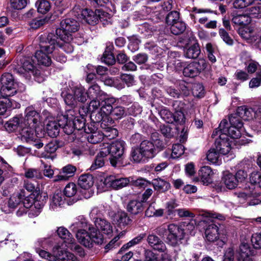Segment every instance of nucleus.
Here are the masks:
<instances>
[{"label":"nucleus","mask_w":261,"mask_h":261,"mask_svg":"<svg viewBox=\"0 0 261 261\" xmlns=\"http://www.w3.org/2000/svg\"><path fill=\"white\" fill-rule=\"evenodd\" d=\"M56 38V37L53 33L43 34L39 36L40 50L36 52L34 56L39 64L45 66H48L51 64V60L48 54L53 53V49H55Z\"/></svg>","instance_id":"obj_1"},{"label":"nucleus","mask_w":261,"mask_h":261,"mask_svg":"<svg viewBox=\"0 0 261 261\" xmlns=\"http://www.w3.org/2000/svg\"><path fill=\"white\" fill-rule=\"evenodd\" d=\"M242 119L239 114H232L229 116V124L227 120L223 119L220 122L219 128L224 133L228 134L233 139H238L241 136V130L243 126Z\"/></svg>","instance_id":"obj_2"},{"label":"nucleus","mask_w":261,"mask_h":261,"mask_svg":"<svg viewBox=\"0 0 261 261\" xmlns=\"http://www.w3.org/2000/svg\"><path fill=\"white\" fill-rule=\"evenodd\" d=\"M76 238L81 245L88 248H92L95 244H101L103 241L102 234L93 226H89L86 231L77 232Z\"/></svg>","instance_id":"obj_3"},{"label":"nucleus","mask_w":261,"mask_h":261,"mask_svg":"<svg viewBox=\"0 0 261 261\" xmlns=\"http://www.w3.org/2000/svg\"><path fill=\"white\" fill-rule=\"evenodd\" d=\"M60 25L61 28L56 30V35L61 40L71 41L72 40L71 33L78 30L79 22L73 18H68L62 20Z\"/></svg>","instance_id":"obj_4"},{"label":"nucleus","mask_w":261,"mask_h":261,"mask_svg":"<svg viewBox=\"0 0 261 261\" xmlns=\"http://www.w3.org/2000/svg\"><path fill=\"white\" fill-rule=\"evenodd\" d=\"M0 94L3 97H9L17 93V83L13 75L9 73L3 74L1 78Z\"/></svg>","instance_id":"obj_5"},{"label":"nucleus","mask_w":261,"mask_h":261,"mask_svg":"<svg viewBox=\"0 0 261 261\" xmlns=\"http://www.w3.org/2000/svg\"><path fill=\"white\" fill-rule=\"evenodd\" d=\"M125 143L123 141H115L109 145L111 157L110 163L114 167L122 164L124 156Z\"/></svg>","instance_id":"obj_6"},{"label":"nucleus","mask_w":261,"mask_h":261,"mask_svg":"<svg viewBox=\"0 0 261 261\" xmlns=\"http://www.w3.org/2000/svg\"><path fill=\"white\" fill-rule=\"evenodd\" d=\"M167 229L168 232L166 238L167 243L172 246H178L184 238V230L179 226L174 224H169Z\"/></svg>","instance_id":"obj_7"},{"label":"nucleus","mask_w":261,"mask_h":261,"mask_svg":"<svg viewBox=\"0 0 261 261\" xmlns=\"http://www.w3.org/2000/svg\"><path fill=\"white\" fill-rule=\"evenodd\" d=\"M21 127L29 126L36 128L40 121V116L35 109L31 107H27L24 111V117L20 116Z\"/></svg>","instance_id":"obj_8"},{"label":"nucleus","mask_w":261,"mask_h":261,"mask_svg":"<svg viewBox=\"0 0 261 261\" xmlns=\"http://www.w3.org/2000/svg\"><path fill=\"white\" fill-rule=\"evenodd\" d=\"M73 13L78 19L84 20L86 22L94 25L98 22V15H97V10L93 12L88 9H81L74 8Z\"/></svg>","instance_id":"obj_9"},{"label":"nucleus","mask_w":261,"mask_h":261,"mask_svg":"<svg viewBox=\"0 0 261 261\" xmlns=\"http://www.w3.org/2000/svg\"><path fill=\"white\" fill-rule=\"evenodd\" d=\"M116 101L113 97L107 98L101 101V107L97 114L95 115V121L97 122L103 121L105 118L111 114L114 107L112 106Z\"/></svg>","instance_id":"obj_10"},{"label":"nucleus","mask_w":261,"mask_h":261,"mask_svg":"<svg viewBox=\"0 0 261 261\" xmlns=\"http://www.w3.org/2000/svg\"><path fill=\"white\" fill-rule=\"evenodd\" d=\"M21 65L18 66L15 68V71L24 76L28 77L27 73L29 75L32 73L34 75L37 74L35 71V66L34 60L30 57H25L20 60Z\"/></svg>","instance_id":"obj_11"},{"label":"nucleus","mask_w":261,"mask_h":261,"mask_svg":"<svg viewBox=\"0 0 261 261\" xmlns=\"http://www.w3.org/2000/svg\"><path fill=\"white\" fill-rule=\"evenodd\" d=\"M206 67V63L204 60L198 62H193L184 67L183 74L185 76L194 77Z\"/></svg>","instance_id":"obj_12"},{"label":"nucleus","mask_w":261,"mask_h":261,"mask_svg":"<svg viewBox=\"0 0 261 261\" xmlns=\"http://www.w3.org/2000/svg\"><path fill=\"white\" fill-rule=\"evenodd\" d=\"M228 137L230 136L228 134L223 132V134H220L219 138L215 140L216 148L221 154H226L231 149Z\"/></svg>","instance_id":"obj_13"},{"label":"nucleus","mask_w":261,"mask_h":261,"mask_svg":"<svg viewBox=\"0 0 261 261\" xmlns=\"http://www.w3.org/2000/svg\"><path fill=\"white\" fill-rule=\"evenodd\" d=\"M129 182V178H117L115 176L110 175L105 178L103 184L108 187L119 189L126 186Z\"/></svg>","instance_id":"obj_14"},{"label":"nucleus","mask_w":261,"mask_h":261,"mask_svg":"<svg viewBox=\"0 0 261 261\" xmlns=\"http://www.w3.org/2000/svg\"><path fill=\"white\" fill-rule=\"evenodd\" d=\"M78 184L82 189L88 190V195L85 196L86 198L92 195L93 192L90 189L94 184V177L91 174L87 173L80 175Z\"/></svg>","instance_id":"obj_15"},{"label":"nucleus","mask_w":261,"mask_h":261,"mask_svg":"<svg viewBox=\"0 0 261 261\" xmlns=\"http://www.w3.org/2000/svg\"><path fill=\"white\" fill-rule=\"evenodd\" d=\"M211 13H212V11L210 9L194 8L190 17L195 22L198 21L200 24H204L208 19V17L206 15Z\"/></svg>","instance_id":"obj_16"},{"label":"nucleus","mask_w":261,"mask_h":261,"mask_svg":"<svg viewBox=\"0 0 261 261\" xmlns=\"http://www.w3.org/2000/svg\"><path fill=\"white\" fill-rule=\"evenodd\" d=\"M147 242L153 249L159 252H164L167 250L165 244L155 234H149L147 237Z\"/></svg>","instance_id":"obj_17"},{"label":"nucleus","mask_w":261,"mask_h":261,"mask_svg":"<svg viewBox=\"0 0 261 261\" xmlns=\"http://www.w3.org/2000/svg\"><path fill=\"white\" fill-rule=\"evenodd\" d=\"M238 253V261H253L250 256L254 253V251L248 244L242 243L240 246Z\"/></svg>","instance_id":"obj_18"},{"label":"nucleus","mask_w":261,"mask_h":261,"mask_svg":"<svg viewBox=\"0 0 261 261\" xmlns=\"http://www.w3.org/2000/svg\"><path fill=\"white\" fill-rule=\"evenodd\" d=\"M53 251L56 254L58 261H77L76 257L72 253L62 250L59 246L53 248Z\"/></svg>","instance_id":"obj_19"},{"label":"nucleus","mask_w":261,"mask_h":261,"mask_svg":"<svg viewBox=\"0 0 261 261\" xmlns=\"http://www.w3.org/2000/svg\"><path fill=\"white\" fill-rule=\"evenodd\" d=\"M76 169L75 167L71 165L65 166L62 168V172L55 176L54 181H59L68 180L70 177L74 175Z\"/></svg>","instance_id":"obj_20"},{"label":"nucleus","mask_w":261,"mask_h":261,"mask_svg":"<svg viewBox=\"0 0 261 261\" xmlns=\"http://www.w3.org/2000/svg\"><path fill=\"white\" fill-rule=\"evenodd\" d=\"M139 147L146 159L152 158L155 155V149L152 142L148 140L143 141Z\"/></svg>","instance_id":"obj_21"},{"label":"nucleus","mask_w":261,"mask_h":261,"mask_svg":"<svg viewBox=\"0 0 261 261\" xmlns=\"http://www.w3.org/2000/svg\"><path fill=\"white\" fill-rule=\"evenodd\" d=\"M211 223L209 224L205 230V235L206 239L210 242H214L219 238L218 226L214 223L213 220L211 221Z\"/></svg>","instance_id":"obj_22"},{"label":"nucleus","mask_w":261,"mask_h":261,"mask_svg":"<svg viewBox=\"0 0 261 261\" xmlns=\"http://www.w3.org/2000/svg\"><path fill=\"white\" fill-rule=\"evenodd\" d=\"M213 172L208 166H203L198 171V176L203 184L208 185L212 182Z\"/></svg>","instance_id":"obj_23"},{"label":"nucleus","mask_w":261,"mask_h":261,"mask_svg":"<svg viewBox=\"0 0 261 261\" xmlns=\"http://www.w3.org/2000/svg\"><path fill=\"white\" fill-rule=\"evenodd\" d=\"M62 117L58 120V122L55 121H49L46 125V131L48 135L54 138L57 137L59 133V127H61V125H63L64 123H61Z\"/></svg>","instance_id":"obj_24"},{"label":"nucleus","mask_w":261,"mask_h":261,"mask_svg":"<svg viewBox=\"0 0 261 261\" xmlns=\"http://www.w3.org/2000/svg\"><path fill=\"white\" fill-rule=\"evenodd\" d=\"M146 236V234L145 233H142L139 234L137 237L129 241L128 243L123 245L120 249L118 253L121 254L124 253L125 251L128 249L138 244H139L144 240Z\"/></svg>","instance_id":"obj_25"},{"label":"nucleus","mask_w":261,"mask_h":261,"mask_svg":"<svg viewBox=\"0 0 261 261\" xmlns=\"http://www.w3.org/2000/svg\"><path fill=\"white\" fill-rule=\"evenodd\" d=\"M151 185L153 186L155 191L159 192L167 191L170 188V183L161 178L153 179L151 181Z\"/></svg>","instance_id":"obj_26"},{"label":"nucleus","mask_w":261,"mask_h":261,"mask_svg":"<svg viewBox=\"0 0 261 261\" xmlns=\"http://www.w3.org/2000/svg\"><path fill=\"white\" fill-rule=\"evenodd\" d=\"M255 112L251 108L246 106L239 107L237 112L239 114L241 118L244 120H249L255 118Z\"/></svg>","instance_id":"obj_27"},{"label":"nucleus","mask_w":261,"mask_h":261,"mask_svg":"<svg viewBox=\"0 0 261 261\" xmlns=\"http://www.w3.org/2000/svg\"><path fill=\"white\" fill-rule=\"evenodd\" d=\"M222 181L227 188L230 190L237 187L238 184L235 176L232 173L227 172L224 173Z\"/></svg>","instance_id":"obj_28"},{"label":"nucleus","mask_w":261,"mask_h":261,"mask_svg":"<svg viewBox=\"0 0 261 261\" xmlns=\"http://www.w3.org/2000/svg\"><path fill=\"white\" fill-rule=\"evenodd\" d=\"M62 143L57 140L50 142L45 146V152L42 153V156L45 158H49L50 154L54 153L58 148L62 147Z\"/></svg>","instance_id":"obj_29"},{"label":"nucleus","mask_w":261,"mask_h":261,"mask_svg":"<svg viewBox=\"0 0 261 261\" xmlns=\"http://www.w3.org/2000/svg\"><path fill=\"white\" fill-rule=\"evenodd\" d=\"M200 53V49L199 44L197 43L187 46L185 50V55L186 57L189 59L197 58Z\"/></svg>","instance_id":"obj_30"},{"label":"nucleus","mask_w":261,"mask_h":261,"mask_svg":"<svg viewBox=\"0 0 261 261\" xmlns=\"http://www.w3.org/2000/svg\"><path fill=\"white\" fill-rule=\"evenodd\" d=\"M86 132L87 133V139L89 143L92 144H96L101 142L103 139V134L102 132L99 130H90L88 132L85 128Z\"/></svg>","instance_id":"obj_31"},{"label":"nucleus","mask_w":261,"mask_h":261,"mask_svg":"<svg viewBox=\"0 0 261 261\" xmlns=\"http://www.w3.org/2000/svg\"><path fill=\"white\" fill-rule=\"evenodd\" d=\"M127 210L134 215H137L143 211V202L141 201L132 200L127 205Z\"/></svg>","instance_id":"obj_32"},{"label":"nucleus","mask_w":261,"mask_h":261,"mask_svg":"<svg viewBox=\"0 0 261 261\" xmlns=\"http://www.w3.org/2000/svg\"><path fill=\"white\" fill-rule=\"evenodd\" d=\"M231 21L235 25L243 26L248 24L251 21V18L248 14H237L233 15Z\"/></svg>","instance_id":"obj_33"},{"label":"nucleus","mask_w":261,"mask_h":261,"mask_svg":"<svg viewBox=\"0 0 261 261\" xmlns=\"http://www.w3.org/2000/svg\"><path fill=\"white\" fill-rule=\"evenodd\" d=\"M72 91L77 102L84 103L89 98L87 91L86 92L85 88L82 86L74 87Z\"/></svg>","instance_id":"obj_34"},{"label":"nucleus","mask_w":261,"mask_h":261,"mask_svg":"<svg viewBox=\"0 0 261 261\" xmlns=\"http://www.w3.org/2000/svg\"><path fill=\"white\" fill-rule=\"evenodd\" d=\"M95 225L97 229L101 230L103 233L109 234L112 232V226L105 219H96Z\"/></svg>","instance_id":"obj_35"},{"label":"nucleus","mask_w":261,"mask_h":261,"mask_svg":"<svg viewBox=\"0 0 261 261\" xmlns=\"http://www.w3.org/2000/svg\"><path fill=\"white\" fill-rule=\"evenodd\" d=\"M116 221L118 226L121 228L129 225L132 221L128 217L127 213L124 212H118L116 215Z\"/></svg>","instance_id":"obj_36"},{"label":"nucleus","mask_w":261,"mask_h":261,"mask_svg":"<svg viewBox=\"0 0 261 261\" xmlns=\"http://www.w3.org/2000/svg\"><path fill=\"white\" fill-rule=\"evenodd\" d=\"M21 119L19 116L14 117L5 124V127L8 132H12L18 127L21 128Z\"/></svg>","instance_id":"obj_37"},{"label":"nucleus","mask_w":261,"mask_h":261,"mask_svg":"<svg viewBox=\"0 0 261 261\" xmlns=\"http://www.w3.org/2000/svg\"><path fill=\"white\" fill-rule=\"evenodd\" d=\"M24 197L23 192L22 191L20 193L13 195L8 201V206L11 209L16 208L18 205L21 204V202Z\"/></svg>","instance_id":"obj_38"},{"label":"nucleus","mask_w":261,"mask_h":261,"mask_svg":"<svg viewBox=\"0 0 261 261\" xmlns=\"http://www.w3.org/2000/svg\"><path fill=\"white\" fill-rule=\"evenodd\" d=\"M91 226L88 225L86 220L81 219H77L70 226V229L73 231L77 232L80 231H86L88 227Z\"/></svg>","instance_id":"obj_39"},{"label":"nucleus","mask_w":261,"mask_h":261,"mask_svg":"<svg viewBox=\"0 0 261 261\" xmlns=\"http://www.w3.org/2000/svg\"><path fill=\"white\" fill-rule=\"evenodd\" d=\"M36 128H31L29 126L21 127V135L22 140H25L27 142H29L35 139V137L37 135L34 134V130Z\"/></svg>","instance_id":"obj_40"},{"label":"nucleus","mask_w":261,"mask_h":261,"mask_svg":"<svg viewBox=\"0 0 261 261\" xmlns=\"http://www.w3.org/2000/svg\"><path fill=\"white\" fill-rule=\"evenodd\" d=\"M65 197L61 192L55 193L51 199L50 208L55 210L57 206H61L65 203Z\"/></svg>","instance_id":"obj_41"},{"label":"nucleus","mask_w":261,"mask_h":261,"mask_svg":"<svg viewBox=\"0 0 261 261\" xmlns=\"http://www.w3.org/2000/svg\"><path fill=\"white\" fill-rule=\"evenodd\" d=\"M89 98H98L103 95L104 92L100 89L99 86L94 84L89 87L87 91Z\"/></svg>","instance_id":"obj_42"},{"label":"nucleus","mask_w":261,"mask_h":261,"mask_svg":"<svg viewBox=\"0 0 261 261\" xmlns=\"http://www.w3.org/2000/svg\"><path fill=\"white\" fill-rule=\"evenodd\" d=\"M7 97H3V99H0V115H4L9 107H12L14 109L20 107V105L16 102H15V106H12V101Z\"/></svg>","instance_id":"obj_43"},{"label":"nucleus","mask_w":261,"mask_h":261,"mask_svg":"<svg viewBox=\"0 0 261 261\" xmlns=\"http://www.w3.org/2000/svg\"><path fill=\"white\" fill-rule=\"evenodd\" d=\"M56 37V42L55 43L56 48H58L61 51H64L67 53H70L73 51V47L69 42L70 41H66L65 40H61L63 42H60L57 39H59V37L55 35Z\"/></svg>","instance_id":"obj_44"},{"label":"nucleus","mask_w":261,"mask_h":261,"mask_svg":"<svg viewBox=\"0 0 261 261\" xmlns=\"http://www.w3.org/2000/svg\"><path fill=\"white\" fill-rule=\"evenodd\" d=\"M104 122L105 120H103L101 123V126L103 129L102 133L103 134V137H107L110 139L117 137L118 134L117 129L111 126H106Z\"/></svg>","instance_id":"obj_45"},{"label":"nucleus","mask_w":261,"mask_h":261,"mask_svg":"<svg viewBox=\"0 0 261 261\" xmlns=\"http://www.w3.org/2000/svg\"><path fill=\"white\" fill-rule=\"evenodd\" d=\"M58 235L62 239L65 240V242L68 244H73L74 239L72 238L69 231L64 227H60L57 229Z\"/></svg>","instance_id":"obj_46"},{"label":"nucleus","mask_w":261,"mask_h":261,"mask_svg":"<svg viewBox=\"0 0 261 261\" xmlns=\"http://www.w3.org/2000/svg\"><path fill=\"white\" fill-rule=\"evenodd\" d=\"M35 6L39 13L45 14L49 11L50 9V4L46 0H38Z\"/></svg>","instance_id":"obj_47"},{"label":"nucleus","mask_w":261,"mask_h":261,"mask_svg":"<svg viewBox=\"0 0 261 261\" xmlns=\"http://www.w3.org/2000/svg\"><path fill=\"white\" fill-rule=\"evenodd\" d=\"M186 24L184 22L178 21L171 25V33L175 35H178L182 33L186 30Z\"/></svg>","instance_id":"obj_48"},{"label":"nucleus","mask_w":261,"mask_h":261,"mask_svg":"<svg viewBox=\"0 0 261 261\" xmlns=\"http://www.w3.org/2000/svg\"><path fill=\"white\" fill-rule=\"evenodd\" d=\"M130 158L136 162L144 161L146 159L143 155L140 147L133 148L130 152Z\"/></svg>","instance_id":"obj_49"},{"label":"nucleus","mask_w":261,"mask_h":261,"mask_svg":"<svg viewBox=\"0 0 261 261\" xmlns=\"http://www.w3.org/2000/svg\"><path fill=\"white\" fill-rule=\"evenodd\" d=\"M130 184L140 189H145L151 186V181L146 180V179L142 177L138 178L136 179H132L130 181Z\"/></svg>","instance_id":"obj_50"},{"label":"nucleus","mask_w":261,"mask_h":261,"mask_svg":"<svg viewBox=\"0 0 261 261\" xmlns=\"http://www.w3.org/2000/svg\"><path fill=\"white\" fill-rule=\"evenodd\" d=\"M24 176L27 178L31 179H41L43 177L41 172L35 168L26 169L24 172Z\"/></svg>","instance_id":"obj_51"},{"label":"nucleus","mask_w":261,"mask_h":261,"mask_svg":"<svg viewBox=\"0 0 261 261\" xmlns=\"http://www.w3.org/2000/svg\"><path fill=\"white\" fill-rule=\"evenodd\" d=\"M61 123H64L63 125H61V127L63 129L64 132L67 135L71 134L75 129L74 126H71L72 122L69 120L65 115L62 116Z\"/></svg>","instance_id":"obj_52"},{"label":"nucleus","mask_w":261,"mask_h":261,"mask_svg":"<svg viewBox=\"0 0 261 261\" xmlns=\"http://www.w3.org/2000/svg\"><path fill=\"white\" fill-rule=\"evenodd\" d=\"M246 69L248 73L252 74L255 73L256 71L259 70L261 71V66L259 63L252 60H250L246 63Z\"/></svg>","instance_id":"obj_53"},{"label":"nucleus","mask_w":261,"mask_h":261,"mask_svg":"<svg viewBox=\"0 0 261 261\" xmlns=\"http://www.w3.org/2000/svg\"><path fill=\"white\" fill-rule=\"evenodd\" d=\"M248 16L251 18H261V5L250 7L247 9Z\"/></svg>","instance_id":"obj_54"},{"label":"nucleus","mask_w":261,"mask_h":261,"mask_svg":"<svg viewBox=\"0 0 261 261\" xmlns=\"http://www.w3.org/2000/svg\"><path fill=\"white\" fill-rule=\"evenodd\" d=\"M179 13L176 11H173L168 13L166 17V23L170 25L179 21Z\"/></svg>","instance_id":"obj_55"},{"label":"nucleus","mask_w":261,"mask_h":261,"mask_svg":"<svg viewBox=\"0 0 261 261\" xmlns=\"http://www.w3.org/2000/svg\"><path fill=\"white\" fill-rule=\"evenodd\" d=\"M159 114L161 118L166 122L172 123L174 122L173 114L168 109L164 108L160 110Z\"/></svg>","instance_id":"obj_56"},{"label":"nucleus","mask_w":261,"mask_h":261,"mask_svg":"<svg viewBox=\"0 0 261 261\" xmlns=\"http://www.w3.org/2000/svg\"><path fill=\"white\" fill-rule=\"evenodd\" d=\"M76 192L77 187L76 185L73 182L69 183L66 185L64 190V195L68 197L73 196Z\"/></svg>","instance_id":"obj_57"},{"label":"nucleus","mask_w":261,"mask_h":261,"mask_svg":"<svg viewBox=\"0 0 261 261\" xmlns=\"http://www.w3.org/2000/svg\"><path fill=\"white\" fill-rule=\"evenodd\" d=\"M111 115L114 119H121L125 115V109L121 106L114 107Z\"/></svg>","instance_id":"obj_58"},{"label":"nucleus","mask_w":261,"mask_h":261,"mask_svg":"<svg viewBox=\"0 0 261 261\" xmlns=\"http://www.w3.org/2000/svg\"><path fill=\"white\" fill-rule=\"evenodd\" d=\"M36 252L41 258L48 261H58V260L57 259L56 256L51 254L48 252L44 250L40 249V248H36Z\"/></svg>","instance_id":"obj_59"},{"label":"nucleus","mask_w":261,"mask_h":261,"mask_svg":"<svg viewBox=\"0 0 261 261\" xmlns=\"http://www.w3.org/2000/svg\"><path fill=\"white\" fill-rule=\"evenodd\" d=\"M184 151L185 147L182 144H174L172 148V156L173 158H178L184 154Z\"/></svg>","instance_id":"obj_60"},{"label":"nucleus","mask_w":261,"mask_h":261,"mask_svg":"<svg viewBox=\"0 0 261 261\" xmlns=\"http://www.w3.org/2000/svg\"><path fill=\"white\" fill-rule=\"evenodd\" d=\"M192 92L195 97H201L204 95L203 87L199 83L195 84L192 86Z\"/></svg>","instance_id":"obj_61"},{"label":"nucleus","mask_w":261,"mask_h":261,"mask_svg":"<svg viewBox=\"0 0 261 261\" xmlns=\"http://www.w3.org/2000/svg\"><path fill=\"white\" fill-rule=\"evenodd\" d=\"M219 151H217L216 148L210 149L207 153V160L213 163H217L219 158Z\"/></svg>","instance_id":"obj_62"},{"label":"nucleus","mask_w":261,"mask_h":261,"mask_svg":"<svg viewBox=\"0 0 261 261\" xmlns=\"http://www.w3.org/2000/svg\"><path fill=\"white\" fill-rule=\"evenodd\" d=\"M250 182L261 188V173L253 172L250 176Z\"/></svg>","instance_id":"obj_63"},{"label":"nucleus","mask_w":261,"mask_h":261,"mask_svg":"<svg viewBox=\"0 0 261 261\" xmlns=\"http://www.w3.org/2000/svg\"><path fill=\"white\" fill-rule=\"evenodd\" d=\"M261 85V71L256 73V77L252 78L249 83L250 88H257Z\"/></svg>","instance_id":"obj_64"}]
</instances>
